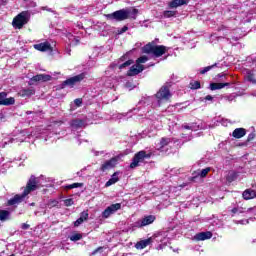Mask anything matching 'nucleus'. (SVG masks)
<instances>
[{"mask_svg": "<svg viewBox=\"0 0 256 256\" xmlns=\"http://www.w3.org/2000/svg\"><path fill=\"white\" fill-rule=\"evenodd\" d=\"M29 19H31L29 12L23 11L14 17L12 26L14 29H23V27L29 23Z\"/></svg>", "mask_w": 256, "mask_h": 256, "instance_id": "obj_5", "label": "nucleus"}, {"mask_svg": "<svg viewBox=\"0 0 256 256\" xmlns=\"http://www.w3.org/2000/svg\"><path fill=\"white\" fill-rule=\"evenodd\" d=\"M224 87H229V83H211L210 90L217 91V89H224Z\"/></svg>", "mask_w": 256, "mask_h": 256, "instance_id": "obj_26", "label": "nucleus"}, {"mask_svg": "<svg viewBox=\"0 0 256 256\" xmlns=\"http://www.w3.org/2000/svg\"><path fill=\"white\" fill-rule=\"evenodd\" d=\"M126 114H117L116 118L117 119H123V117H126Z\"/></svg>", "mask_w": 256, "mask_h": 256, "instance_id": "obj_54", "label": "nucleus"}, {"mask_svg": "<svg viewBox=\"0 0 256 256\" xmlns=\"http://www.w3.org/2000/svg\"><path fill=\"white\" fill-rule=\"evenodd\" d=\"M246 79L250 83H253L254 85H256L255 73L253 71H251V70L246 71Z\"/></svg>", "mask_w": 256, "mask_h": 256, "instance_id": "obj_27", "label": "nucleus"}, {"mask_svg": "<svg viewBox=\"0 0 256 256\" xmlns=\"http://www.w3.org/2000/svg\"><path fill=\"white\" fill-rule=\"evenodd\" d=\"M204 99L205 101H213V96L207 95Z\"/></svg>", "mask_w": 256, "mask_h": 256, "instance_id": "obj_53", "label": "nucleus"}, {"mask_svg": "<svg viewBox=\"0 0 256 256\" xmlns=\"http://www.w3.org/2000/svg\"><path fill=\"white\" fill-rule=\"evenodd\" d=\"M213 67H217V64L207 66V67L203 68L202 70H200L201 75H205V73H208V71H211V69H213Z\"/></svg>", "mask_w": 256, "mask_h": 256, "instance_id": "obj_39", "label": "nucleus"}, {"mask_svg": "<svg viewBox=\"0 0 256 256\" xmlns=\"http://www.w3.org/2000/svg\"><path fill=\"white\" fill-rule=\"evenodd\" d=\"M151 157L150 154H147L146 151H140L137 154H135L131 164L130 169H135V167H139V163H143L145 159H149Z\"/></svg>", "mask_w": 256, "mask_h": 256, "instance_id": "obj_6", "label": "nucleus"}, {"mask_svg": "<svg viewBox=\"0 0 256 256\" xmlns=\"http://www.w3.org/2000/svg\"><path fill=\"white\" fill-rule=\"evenodd\" d=\"M81 183H73L68 186H66V189H77V187H81Z\"/></svg>", "mask_w": 256, "mask_h": 256, "instance_id": "obj_42", "label": "nucleus"}, {"mask_svg": "<svg viewBox=\"0 0 256 256\" xmlns=\"http://www.w3.org/2000/svg\"><path fill=\"white\" fill-rule=\"evenodd\" d=\"M68 55H71V50H68Z\"/></svg>", "mask_w": 256, "mask_h": 256, "instance_id": "obj_59", "label": "nucleus"}, {"mask_svg": "<svg viewBox=\"0 0 256 256\" xmlns=\"http://www.w3.org/2000/svg\"><path fill=\"white\" fill-rule=\"evenodd\" d=\"M255 139V133H250L248 135V141H253Z\"/></svg>", "mask_w": 256, "mask_h": 256, "instance_id": "obj_50", "label": "nucleus"}, {"mask_svg": "<svg viewBox=\"0 0 256 256\" xmlns=\"http://www.w3.org/2000/svg\"><path fill=\"white\" fill-rule=\"evenodd\" d=\"M136 45H137V47H141V43H137Z\"/></svg>", "mask_w": 256, "mask_h": 256, "instance_id": "obj_58", "label": "nucleus"}, {"mask_svg": "<svg viewBox=\"0 0 256 256\" xmlns=\"http://www.w3.org/2000/svg\"><path fill=\"white\" fill-rule=\"evenodd\" d=\"M103 152H96L95 155L98 156V155H102Z\"/></svg>", "mask_w": 256, "mask_h": 256, "instance_id": "obj_56", "label": "nucleus"}, {"mask_svg": "<svg viewBox=\"0 0 256 256\" xmlns=\"http://www.w3.org/2000/svg\"><path fill=\"white\" fill-rule=\"evenodd\" d=\"M149 61V57L147 56H141L137 59L136 64L141 65L142 63H147Z\"/></svg>", "mask_w": 256, "mask_h": 256, "instance_id": "obj_37", "label": "nucleus"}, {"mask_svg": "<svg viewBox=\"0 0 256 256\" xmlns=\"http://www.w3.org/2000/svg\"><path fill=\"white\" fill-rule=\"evenodd\" d=\"M237 177H238L237 172L232 171V172H229L227 179L231 183L232 181H235V179H237Z\"/></svg>", "mask_w": 256, "mask_h": 256, "instance_id": "obj_36", "label": "nucleus"}, {"mask_svg": "<svg viewBox=\"0 0 256 256\" xmlns=\"http://www.w3.org/2000/svg\"><path fill=\"white\" fill-rule=\"evenodd\" d=\"M210 171H211V168H210V167H207V168L202 169L201 171H199V172L197 173V175H198L199 177L204 178V177H207V175L209 174Z\"/></svg>", "mask_w": 256, "mask_h": 256, "instance_id": "obj_33", "label": "nucleus"}, {"mask_svg": "<svg viewBox=\"0 0 256 256\" xmlns=\"http://www.w3.org/2000/svg\"><path fill=\"white\" fill-rule=\"evenodd\" d=\"M175 15H177V11L166 10V11L163 12V18L164 19H169L171 17H175Z\"/></svg>", "mask_w": 256, "mask_h": 256, "instance_id": "obj_30", "label": "nucleus"}, {"mask_svg": "<svg viewBox=\"0 0 256 256\" xmlns=\"http://www.w3.org/2000/svg\"><path fill=\"white\" fill-rule=\"evenodd\" d=\"M67 37H68L71 45H77V43H79V41H80L79 37L73 36L72 34H68Z\"/></svg>", "mask_w": 256, "mask_h": 256, "instance_id": "obj_32", "label": "nucleus"}, {"mask_svg": "<svg viewBox=\"0 0 256 256\" xmlns=\"http://www.w3.org/2000/svg\"><path fill=\"white\" fill-rule=\"evenodd\" d=\"M235 99H237V94H230L228 96H225V100L229 101V103H231V101H235Z\"/></svg>", "mask_w": 256, "mask_h": 256, "instance_id": "obj_40", "label": "nucleus"}, {"mask_svg": "<svg viewBox=\"0 0 256 256\" xmlns=\"http://www.w3.org/2000/svg\"><path fill=\"white\" fill-rule=\"evenodd\" d=\"M37 189H39V179L35 176H31L24 192L22 194H16L13 198L8 200V205L17 206L19 203H23V201H25V197H27L31 191H35Z\"/></svg>", "mask_w": 256, "mask_h": 256, "instance_id": "obj_2", "label": "nucleus"}, {"mask_svg": "<svg viewBox=\"0 0 256 256\" xmlns=\"http://www.w3.org/2000/svg\"><path fill=\"white\" fill-rule=\"evenodd\" d=\"M253 208H243V207H235L231 210L232 215H241V213H251Z\"/></svg>", "mask_w": 256, "mask_h": 256, "instance_id": "obj_21", "label": "nucleus"}, {"mask_svg": "<svg viewBox=\"0 0 256 256\" xmlns=\"http://www.w3.org/2000/svg\"><path fill=\"white\" fill-rule=\"evenodd\" d=\"M211 237H213V233L211 231L200 232L194 236V240L195 241H207V239H211Z\"/></svg>", "mask_w": 256, "mask_h": 256, "instance_id": "obj_15", "label": "nucleus"}, {"mask_svg": "<svg viewBox=\"0 0 256 256\" xmlns=\"http://www.w3.org/2000/svg\"><path fill=\"white\" fill-rule=\"evenodd\" d=\"M236 223L240 224V225H248L249 224V220H239Z\"/></svg>", "mask_w": 256, "mask_h": 256, "instance_id": "obj_48", "label": "nucleus"}, {"mask_svg": "<svg viewBox=\"0 0 256 256\" xmlns=\"http://www.w3.org/2000/svg\"><path fill=\"white\" fill-rule=\"evenodd\" d=\"M142 53L154 55V57H162V55H165V53H167V47L163 45H156L155 42L152 41L142 48Z\"/></svg>", "mask_w": 256, "mask_h": 256, "instance_id": "obj_4", "label": "nucleus"}, {"mask_svg": "<svg viewBox=\"0 0 256 256\" xmlns=\"http://www.w3.org/2000/svg\"><path fill=\"white\" fill-rule=\"evenodd\" d=\"M80 219H82V221H87V219H89V212L88 211H83L80 214Z\"/></svg>", "mask_w": 256, "mask_h": 256, "instance_id": "obj_41", "label": "nucleus"}, {"mask_svg": "<svg viewBox=\"0 0 256 256\" xmlns=\"http://www.w3.org/2000/svg\"><path fill=\"white\" fill-rule=\"evenodd\" d=\"M118 161H119V158H117V157L107 160L101 166L102 171H107V169H113V167H115V165H117Z\"/></svg>", "mask_w": 256, "mask_h": 256, "instance_id": "obj_14", "label": "nucleus"}, {"mask_svg": "<svg viewBox=\"0 0 256 256\" xmlns=\"http://www.w3.org/2000/svg\"><path fill=\"white\" fill-rule=\"evenodd\" d=\"M154 221H155L154 215L144 216L142 219L134 223V227H138V228L147 227V225H151V223H154Z\"/></svg>", "mask_w": 256, "mask_h": 256, "instance_id": "obj_10", "label": "nucleus"}, {"mask_svg": "<svg viewBox=\"0 0 256 256\" xmlns=\"http://www.w3.org/2000/svg\"><path fill=\"white\" fill-rule=\"evenodd\" d=\"M153 243V238H148L145 240H140L135 244L136 249H145V247H149Z\"/></svg>", "mask_w": 256, "mask_h": 256, "instance_id": "obj_19", "label": "nucleus"}, {"mask_svg": "<svg viewBox=\"0 0 256 256\" xmlns=\"http://www.w3.org/2000/svg\"><path fill=\"white\" fill-rule=\"evenodd\" d=\"M7 143H9V142H7V141L0 142V149H4L5 145H7Z\"/></svg>", "mask_w": 256, "mask_h": 256, "instance_id": "obj_52", "label": "nucleus"}, {"mask_svg": "<svg viewBox=\"0 0 256 256\" xmlns=\"http://www.w3.org/2000/svg\"><path fill=\"white\" fill-rule=\"evenodd\" d=\"M137 13L139 10L133 8H126L115 11L112 14H108L109 19H114L115 21H125L126 19H137Z\"/></svg>", "mask_w": 256, "mask_h": 256, "instance_id": "obj_3", "label": "nucleus"}, {"mask_svg": "<svg viewBox=\"0 0 256 256\" xmlns=\"http://www.w3.org/2000/svg\"><path fill=\"white\" fill-rule=\"evenodd\" d=\"M70 241H81L83 239V234L81 233H73L69 236Z\"/></svg>", "mask_w": 256, "mask_h": 256, "instance_id": "obj_31", "label": "nucleus"}, {"mask_svg": "<svg viewBox=\"0 0 256 256\" xmlns=\"http://www.w3.org/2000/svg\"><path fill=\"white\" fill-rule=\"evenodd\" d=\"M182 129H189L190 131H195V126L191 125H183Z\"/></svg>", "mask_w": 256, "mask_h": 256, "instance_id": "obj_47", "label": "nucleus"}, {"mask_svg": "<svg viewBox=\"0 0 256 256\" xmlns=\"http://www.w3.org/2000/svg\"><path fill=\"white\" fill-rule=\"evenodd\" d=\"M21 229H23L24 231H26L27 229H29V224L23 223V224L21 225Z\"/></svg>", "mask_w": 256, "mask_h": 256, "instance_id": "obj_51", "label": "nucleus"}, {"mask_svg": "<svg viewBox=\"0 0 256 256\" xmlns=\"http://www.w3.org/2000/svg\"><path fill=\"white\" fill-rule=\"evenodd\" d=\"M190 89H201V83L199 81L190 82Z\"/></svg>", "mask_w": 256, "mask_h": 256, "instance_id": "obj_38", "label": "nucleus"}, {"mask_svg": "<svg viewBox=\"0 0 256 256\" xmlns=\"http://www.w3.org/2000/svg\"><path fill=\"white\" fill-rule=\"evenodd\" d=\"M119 181V177L117 176V173H114L112 177L106 182L105 187H111V185H115Z\"/></svg>", "mask_w": 256, "mask_h": 256, "instance_id": "obj_29", "label": "nucleus"}, {"mask_svg": "<svg viewBox=\"0 0 256 256\" xmlns=\"http://www.w3.org/2000/svg\"><path fill=\"white\" fill-rule=\"evenodd\" d=\"M130 65H133V60H128L122 64H120L119 62H113L106 71V75H109L111 71H117V69H125V67H129Z\"/></svg>", "mask_w": 256, "mask_h": 256, "instance_id": "obj_9", "label": "nucleus"}, {"mask_svg": "<svg viewBox=\"0 0 256 256\" xmlns=\"http://www.w3.org/2000/svg\"><path fill=\"white\" fill-rule=\"evenodd\" d=\"M150 239H153V243H165V233L154 234Z\"/></svg>", "mask_w": 256, "mask_h": 256, "instance_id": "obj_24", "label": "nucleus"}, {"mask_svg": "<svg viewBox=\"0 0 256 256\" xmlns=\"http://www.w3.org/2000/svg\"><path fill=\"white\" fill-rule=\"evenodd\" d=\"M243 199L246 201H249V199H255L256 197V191L253 189H247L242 193Z\"/></svg>", "mask_w": 256, "mask_h": 256, "instance_id": "obj_22", "label": "nucleus"}, {"mask_svg": "<svg viewBox=\"0 0 256 256\" xmlns=\"http://www.w3.org/2000/svg\"><path fill=\"white\" fill-rule=\"evenodd\" d=\"M170 99L171 91L169 90V87L162 86L154 96L142 97L137 107L131 111H136V113H139V111H142V113H148L146 107H149V105H151L153 109H157V107H161V105L167 103Z\"/></svg>", "mask_w": 256, "mask_h": 256, "instance_id": "obj_1", "label": "nucleus"}, {"mask_svg": "<svg viewBox=\"0 0 256 256\" xmlns=\"http://www.w3.org/2000/svg\"><path fill=\"white\" fill-rule=\"evenodd\" d=\"M32 81H51V75L38 74L36 76H33Z\"/></svg>", "mask_w": 256, "mask_h": 256, "instance_id": "obj_25", "label": "nucleus"}, {"mask_svg": "<svg viewBox=\"0 0 256 256\" xmlns=\"http://www.w3.org/2000/svg\"><path fill=\"white\" fill-rule=\"evenodd\" d=\"M0 105H15V98H7V93L0 92Z\"/></svg>", "mask_w": 256, "mask_h": 256, "instance_id": "obj_13", "label": "nucleus"}, {"mask_svg": "<svg viewBox=\"0 0 256 256\" xmlns=\"http://www.w3.org/2000/svg\"><path fill=\"white\" fill-rule=\"evenodd\" d=\"M101 249H103L102 247H99L98 249L94 250L92 252V255H96L98 251H101Z\"/></svg>", "mask_w": 256, "mask_h": 256, "instance_id": "obj_55", "label": "nucleus"}, {"mask_svg": "<svg viewBox=\"0 0 256 256\" xmlns=\"http://www.w3.org/2000/svg\"><path fill=\"white\" fill-rule=\"evenodd\" d=\"M53 135H57V133H53V132H49V131H45L42 133V139H45V141H47V139H51L53 137Z\"/></svg>", "mask_w": 256, "mask_h": 256, "instance_id": "obj_34", "label": "nucleus"}, {"mask_svg": "<svg viewBox=\"0 0 256 256\" xmlns=\"http://www.w3.org/2000/svg\"><path fill=\"white\" fill-rule=\"evenodd\" d=\"M143 69H145V68L143 67V65L136 63L135 65H133V66L130 68V70L128 71L127 75H128L129 77H133V76H135V75H139V73H141V72L143 71Z\"/></svg>", "mask_w": 256, "mask_h": 256, "instance_id": "obj_16", "label": "nucleus"}, {"mask_svg": "<svg viewBox=\"0 0 256 256\" xmlns=\"http://www.w3.org/2000/svg\"><path fill=\"white\" fill-rule=\"evenodd\" d=\"M70 125H71L72 129H81L82 127H85V125H87V120L77 118V119L72 120Z\"/></svg>", "mask_w": 256, "mask_h": 256, "instance_id": "obj_17", "label": "nucleus"}, {"mask_svg": "<svg viewBox=\"0 0 256 256\" xmlns=\"http://www.w3.org/2000/svg\"><path fill=\"white\" fill-rule=\"evenodd\" d=\"M11 219V212L8 210H0V221H8Z\"/></svg>", "mask_w": 256, "mask_h": 256, "instance_id": "obj_28", "label": "nucleus"}, {"mask_svg": "<svg viewBox=\"0 0 256 256\" xmlns=\"http://www.w3.org/2000/svg\"><path fill=\"white\" fill-rule=\"evenodd\" d=\"M252 97H256V91L252 92Z\"/></svg>", "mask_w": 256, "mask_h": 256, "instance_id": "obj_57", "label": "nucleus"}, {"mask_svg": "<svg viewBox=\"0 0 256 256\" xmlns=\"http://www.w3.org/2000/svg\"><path fill=\"white\" fill-rule=\"evenodd\" d=\"M245 135H247V130H245V128H236L232 132V137L235 139H241L242 137H245Z\"/></svg>", "mask_w": 256, "mask_h": 256, "instance_id": "obj_20", "label": "nucleus"}, {"mask_svg": "<svg viewBox=\"0 0 256 256\" xmlns=\"http://www.w3.org/2000/svg\"><path fill=\"white\" fill-rule=\"evenodd\" d=\"M189 0H172L169 2L170 9H177V7H183V5H188Z\"/></svg>", "mask_w": 256, "mask_h": 256, "instance_id": "obj_18", "label": "nucleus"}, {"mask_svg": "<svg viewBox=\"0 0 256 256\" xmlns=\"http://www.w3.org/2000/svg\"><path fill=\"white\" fill-rule=\"evenodd\" d=\"M73 203H74L73 199H71V198L64 200V205L66 207H71V205H73Z\"/></svg>", "mask_w": 256, "mask_h": 256, "instance_id": "obj_44", "label": "nucleus"}, {"mask_svg": "<svg viewBox=\"0 0 256 256\" xmlns=\"http://www.w3.org/2000/svg\"><path fill=\"white\" fill-rule=\"evenodd\" d=\"M84 223L83 218H78L75 222H74V227H79V225H82Z\"/></svg>", "mask_w": 256, "mask_h": 256, "instance_id": "obj_45", "label": "nucleus"}, {"mask_svg": "<svg viewBox=\"0 0 256 256\" xmlns=\"http://www.w3.org/2000/svg\"><path fill=\"white\" fill-rule=\"evenodd\" d=\"M74 105H76V107H81V105H83V100L81 98L75 99Z\"/></svg>", "mask_w": 256, "mask_h": 256, "instance_id": "obj_43", "label": "nucleus"}, {"mask_svg": "<svg viewBox=\"0 0 256 256\" xmlns=\"http://www.w3.org/2000/svg\"><path fill=\"white\" fill-rule=\"evenodd\" d=\"M119 209H121V204H119V203L112 204V205L108 206L102 212L103 219H109V217H111V215H113L114 213H117V211H119Z\"/></svg>", "mask_w": 256, "mask_h": 256, "instance_id": "obj_8", "label": "nucleus"}, {"mask_svg": "<svg viewBox=\"0 0 256 256\" xmlns=\"http://www.w3.org/2000/svg\"><path fill=\"white\" fill-rule=\"evenodd\" d=\"M222 125H225V121L222 122Z\"/></svg>", "mask_w": 256, "mask_h": 256, "instance_id": "obj_61", "label": "nucleus"}, {"mask_svg": "<svg viewBox=\"0 0 256 256\" xmlns=\"http://www.w3.org/2000/svg\"><path fill=\"white\" fill-rule=\"evenodd\" d=\"M26 113H27V115H31V112H29V111H28V112H26Z\"/></svg>", "mask_w": 256, "mask_h": 256, "instance_id": "obj_60", "label": "nucleus"}, {"mask_svg": "<svg viewBox=\"0 0 256 256\" xmlns=\"http://www.w3.org/2000/svg\"><path fill=\"white\" fill-rule=\"evenodd\" d=\"M129 31V27L124 26L120 30H118L119 35H123V33Z\"/></svg>", "mask_w": 256, "mask_h": 256, "instance_id": "obj_46", "label": "nucleus"}, {"mask_svg": "<svg viewBox=\"0 0 256 256\" xmlns=\"http://www.w3.org/2000/svg\"><path fill=\"white\" fill-rule=\"evenodd\" d=\"M171 143V138H161L159 143L156 144L157 151L161 153H167L169 151V144Z\"/></svg>", "mask_w": 256, "mask_h": 256, "instance_id": "obj_11", "label": "nucleus"}, {"mask_svg": "<svg viewBox=\"0 0 256 256\" xmlns=\"http://www.w3.org/2000/svg\"><path fill=\"white\" fill-rule=\"evenodd\" d=\"M35 93V88L29 87L24 88L19 92L20 97H32V95Z\"/></svg>", "mask_w": 256, "mask_h": 256, "instance_id": "obj_23", "label": "nucleus"}, {"mask_svg": "<svg viewBox=\"0 0 256 256\" xmlns=\"http://www.w3.org/2000/svg\"><path fill=\"white\" fill-rule=\"evenodd\" d=\"M57 205H59V200H49L47 203V207L49 209H53V207H57Z\"/></svg>", "mask_w": 256, "mask_h": 256, "instance_id": "obj_35", "label": "nucleus"}, {"mask_svg": "<svg viewBox=\"0 0 256 256\" xmlns=\"http://www.w3.org/2000/svg\"><path fill=\"white\" fill-rule=\"evenodd\" d=\"M85 79V73H81L79 75L68 78L66 81L62 83V87H73L76 83H81Z\"/></svg>", "mask_w": 256, "mask_h": 256, "instance_id": "obj_7", "label": "nucleus"}, {"mask_svg": "<svg viewBox=\"0 0 256 256\" xmlns=\"http://www.w3.org/2000/svg\"><path fill=\"white\" fill-rule=\"evenodd\" d=\"M34 49H36V51H42V52L53 51V47H51V44L47 41L34 44Z\"/></svg>", "mask_w": 256, "mask_h": 256, "instance_id": "obj_12", "label": "nucleus"}, {"mask_svg": "<svg viewBox=\"0 0 256 256\" xmlns=\"http://www.w3.org/2000/svg\"><path fill=\"white\" fill-rule=\"evenodd\" d=\"M15 141H20L21 143H23V141H25V139H23V138H21V139H19V138L14 139V138H12V139H10L9 143H15Z\"/></svg>", "mask_w": 256, "mask_h": 256, "instance_id": "obj_49", "label": "nucleus"}]
</instances>
